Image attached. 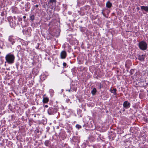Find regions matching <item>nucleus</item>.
Masks as SVG:
<instances>
[{
  "mask_svg": "<svg viewBox=\"0 0 148 148\" xmlns=\"http://www.w3.org/2000/svg\"><path fill=\"white\" fill-rule=\"evenodd\" d=\"M5 59L6 61L5 62V63L7 62L8 64H11L14 62L15 57L13 54L9 53L6 56Z\"/></svg>",
  "mask_w": 148,
  "mask_h": 148,
  "instance_id": "nucleus-1",
  "label": "nucleus"
},
{
  "mask_svg": "<svg viewBox=\"0 0 148 148\" xmlns=\"http://www.w3.org/2000/svg\"><path fill=\"white\" fill-rule=\"evenodd\" d=\"M57 111V108L53 106L49 107L47 110V113L49 115H53L56 113Z\"/></svg>",
  "mask_w": 148,
  "mask_h": 148,
  "instance_id": "nucleus-2",
  "label": "nucleus"
},
{
  "mask_svg": "<svg viewBox=\"0 0 148 148\" xmlns=\"http://www.w3.org/2000/svg\"><path fill=\"white\" fill-rule=\"evenodd\" d=\"M8 20L9 22L10 26L12 28L14 27L16 25L15 21L16 19L14 17V18L12 16H9L8 17Z\"/></svg>",
  "mask_w": 148,
  "mask_h": 148,
  "instance_id": "nucleus-3",
  "label": "nucleus"
},
{
  "mask_svg": "<svg viewBox=\"0 0 148 148\" xmlns=\"http://www.w3.org/2000/svg\"><path fill=\"white\" fill-rule=\"evenodd\" d=\"M138 46L141 50L143 51L146 50L147 48V44L143 40L141 41L139 43Z\"/></svg>",
  "mask_w": 148,
  "mask_h": 148,
  "instance_id": "nucleus-4",
  "label": "nucleus"
},
{
  "mask_svg": "<svg viewBox=\"0 0 148 148\" xmlns=\"http://www.w3.org/2000/svg\"><path fill=\"white\" fill-rule=\"evenodd\" d=\"M123 106L124 108L126 109H128L130 108L131 106V104L128 101H125L123 103Z\"/></svg>",
  "mask_w": 148,
  "mask_h": 148,
  "instance_id": "nucleus-5",
  "label": "nucleus"
},
{
  "mask_svg": "<svg viewBox=\"0 0 148 148\" xmlns=\"http://www.w3.org/2000/svg\"><path fill=\"white\" fill-rule=\"evenodd\" d=\"M8 41L9 42V44L13 45L14 44L15 42V39L13 38V37L10 36L9 37Z\"/></svg>",
  "mask_w": 148,
  "mask_h": 148,
  "instance_id": "nucleus-6",
  "label": "nucleus"
},
{
  "mask_svg": "<svg viewBox=\"0 0 148 148\" xmlns=\"http://www.w3.org/2000/svg\"><path fill=\"white\" fill-rule=\"evenodd\" d=\"M60 58L62 59H65L67 56V53L65 51H62L60 54Z\"/></svg>",
  "mask_w": 148,
  "mask_h": 148,
  "instance_id": "nucleus-7",
  "label": "nucleus"
},
{
  "mask_svg": "<svg viewBox=\"0 0 148 148\" xmlns=\"http://www.w3.org/2000/svg\"><path fill=\"white\" fill-rule=\"evenodd\" d=\"M140 8L142 11L144 13H146L144 12V11L146 12H148V6H140Z\"/></svg>",
  "mask_w": 148,
  "mask_h": 148,
  "instance_id": "nucleus-8",
  "label": "nucleus"
},
{
  "mask_svg": "<svg viewBox=\"0 0 148 148\" xmlns=\"http://www.w3.org/2000/svg\"><path fill=\"white\" fill-rule=\"evenodd\" d=\"M56 0H49L48 1V3L51 6H52L53 5H56Z\"/></svg>",
  "mask_w": 148,
  "mask_h": 148,
  "instance_id": "nucleus-9",
  "label": "nucleus"
},
{
  "mask_svg": "<svg viewBox=\"0 0 148 148\" xmlns=\"http://www.w3.org/2000/svg\"><path fill=\"white\" fill-rule=\"evenodd\" d=\"M30 8V5L29 3L27 2L25 4V10L26 11H28Z\"/></svg>",
  "mask_w": 148,
  "mask_h": 148,
  "instance_id": "nucleus-10",
  "label": "nucleus"
},
{
  "mask_svg": "<svg viewBox=\"0 0 148 148\" xmlns=\"http://www.w3.org/2000/svg\"><path fill=\"white\" fill-rule=\"evenodd\" d=\"M112 5V3L109 1H108L106 4V6L108 8H111Z\"/></svg>",
  "mask_w": 148,
  "mask_h": 148,
  "instance_id": "nucleus-11",
  "label": "nucleus"
},
{
  "mask_svg": "<svg viewBox=\"0 0 148 148\" xmlns=\"http://www.w3.org/2000/svg\"><path fill=\"white\" fill-rule=\"evenodd\" d=\"M49 101V99L47 97H43L42 101L43 103H47Z\"/></svg>",
  "mask_w": 148,
  "mask_h": 148,
  "instance_id": "nucleus-12",
  "label": "nucleus"
},
{
  "mask_svg": "<svg viewBox=\"0 0 148 148\" xmlns=\"http://www.w3.org/2000/svg\"><path fill=\"white\" fill-rule=\"evenodd\" d=\"M110 90L111 92L112 93H113L114 95H116V91L117 90L116 88H113V89H110Z\"/></svg>",
  "mask_w": 148,
  "mask_h": 148,
  "instance_id": "nucleus-13",
  "label": "nucleus"
},
{
  "mask_svg": "<svg viewBox=\"0 0 148 148\" xmlns=\"http://www.w3.org/2000/svg\"><path fill=\"white\" fill-rule=\"evenodd\" d=\"M144 56L142 55L141 56H139L138 59L140 61H143L144 60Z\"/></svg>",
  "mask_w": 148,
  "mask_h": 148,
  "instance_id": "nucleus-14",
  "label": "nucleus"
},
{
  "mask_svg": "<svg viewBox=\"0 0 148 148\" xmlns=\"http://www.w3.org/2000/svg\"><path fill=\"white\" fill-rule=\"evenodd\" d=\"M97 92V90L95 88H94L92 90L91 93L93 95H95Z\"/></svg>",
  "mask_w": 148,
  "mask_h": 148,
  "instance_id": "nucleus-15",
  "label": "nucleus"
},
{
  "mask_svg": "<svg viewBox=\"0 0 148 148\" xmlns=\"http://www.w3.org/2000/svg\"><path fill=\"white\" fill-rule=\"evenodd\" d=\"M50 141L49 140H46L45 142V145L47 146H48L50 144Z\"/></svg>",
  "mask_w": 148,
  "mask_h": 148,
  "instance_id": "nucleus-16",
  "label": "nucleus"
},
{
  "mask_svg": "<svg viewBox=\"0 0 148 148\" xmlns=\"http://www.w3.org/2000/svg\"><path fill=\"white\" fill-rule=\"evenodd\" d=\"M23 34H25L26 35H27L29 34L28 33V29H27V30L23 29Z\"/></svg>",
  "mask_w": 148,
  "mask_h": 148,
  "instance_id": "nucleus-17",
  "label": "nucleus"
},
{
  "mask_svg": "<svg viewBox=\"0 0 148 148\" xmlns=\"http://www.w3.org/2000/svg\"><path fill=\"white\" fill-rule=\"evenodd\" d=\"M34 15H31L30 16V19L33 21L34 19Z\"/></svg>",
  "mask_w": 148,
  "mask_h": 148,
  "instance_id": "nucleus-18",
  "label": "nucleus"
},
{
  "mask_svg": "<svg viewBox=\"0 0 148 148\" xmlns=\"http://www.w3.org/2000/svg\"><path fill=\"white\" fill-rule=\"evenodd\" d=\"M78 129L81 128L82 127L81 126L79 125V124H77L75 126Z\"/></svg>",
  "mask_w": 148,
  "mask_h": 148,
  "instance_id": "nucleus-19",
  "label": "nucleus"
},
{
  "mask_svg": "<svg viewBox=\"0 0 148 148\" xmlns=\"http://www.w3.org/2000/svg\"><path fill=\"white\" fill-rule=\"evenodd\" d=\"M103 87V85L101 84L100 83L99 85V89H101V88Z\"/></svg>",
  "mask_w": 148,
  "mask_h": 148,
  "instance_id": "nucleus-20",
  "label": "nucleus"
},
{
  "mask_svg": "<svg viewBox=\"0 0 148 148\" xmlns=\"http://www.w3.org/2000/svg\"><path fill=\"white\" fill-rule=\"evenodd\" d=\"M63 148H70L67 145H65L63 147Z\"/></svg>",
  "mask_w": 148,
  "mask_h": 148,
  "instance_id": "nucleus-21",
  "label": "nucleus"
},
{
  "mask_svg": "<svg viewBox=\"0 0 148 148\" xmlns=\"http://www.w3.org/2000/svg\"><path fill=\"white\" fill-rule=\"evenodd\" d=\"M67 65V64L65 62H64L63 64V65L64 66V67L66 66Z\"/></svg>",
  "mask_w": 148,
  "mask_h": 148,
  "instance_id": "nucleus-22",
  "label": "nucleus"
},
{
  "mask_svg": "<svg viewBox=\"0 0 148 148\" xmlns=\"http://www.w3.org/2000/svg\"><path fill=\"white\" fill-rule=\"evenodd\" d=\"M103 12V10H102V14H103V15L104 16H105V14H104Z\"/></svg>",
  "mask_w": 148,
  "mask_h": 148,
  "instance_id": "nucleus-23",
  "label": "nucleus"
},
{
  "mask_svg": "<svg viewBox=\"0 0 148 148\" xmlns=\"http://www.w3.org/2000/svg\"><path fill=\"white\" fill-rule=\"evenodd\" d=\"M48 107V106L47 105H45L44 106V107H45V108H47V107Z\"/></svg>",
  "mask_w": 148,
  "mask_h": 148,
  "instance_id": "nucleus-24",
  "label": "nucleus"
},
{
  "mask_svg": "<svg viewBox=\"0 0 148 148\" xmlns=\"http://www.w3.org/2000/svg\"><path fill=\"white\" fill-rule=\"evenodd\" d=\"M38 5L37 4L35 5V7L36 8H38Z\"/></svg>",
  "mask_w": 148,
  "mask_h": 148,
  "instance_id": "nucleus-25",
  "label": "nucleus"
},
{
  "mask_svg": "<svg viewBox=\"0 0 148 148\" xmlns=\"http://www.w3.org/2000/svg\"><path fill=\"white\" fill-rule=\"evenodd\" d=\"M136 9H137L138 10H140V8H139V7H137V8Z\"/></svg>",
  "mask_w": 148,
  "mask_h": 148,
  "instance_id": "nucleus-26",
  "label": "nucleus"
},
{
  "mask_svg": "<svg viewBox=\"0 0 148 148\" xmlns=\"http://www.w3.org/2000/svg\"><path fill=\"white\" fill-rule=\"evenodd\" d=\"M26 16H23V18H26Z\"/></svg>",
  "mask_w": 148,
  "mask_h": 148,
  "instance_id": "nucleus-27",
  "label": "nucleus"
},
{
  "mask_svg": "<svg viewBox=\"0 0 148 148\" xmlns=\"http://www.w3.org/2000/svg\"><path fill=\"white\" fill-rule=\"evenodd\" d=\"M71 88H70V89H69L68 90V91H69V92H70V91H71Z\"/></svg>",
  "mask_w": 148,
  "mask_h": 148,
  "instance_id": "nucleus-28",
  "label": "nucleus"
},
{
  "mask_svg": "<svg viewBox=\"0 0 148 148\" xmlns=\"http://www.w3.org/2000/svg\"><path fill=\"white\" fill-rule=\"evenodd\" d=\"M130 73H131V74H132L133 73H132V71H131V70L130 71Z\"/></svg>",
  "mask_w": 148,
  "mask_h": 148,
  "instance_id": "nucleus-29",
  "label": "nucleus"
},
{
  "mask_svg": "<svg viewBox=\"0 0 148 148\" xmlns=\"http://www.w3.org/2000/svg\"><path fill=\"white\" fill-rule=\"evenodd\" d=\"M125 111V109H124L123 110V112Z\"/></svg>",
  "mask_w": 148,
  "mask_h": 148,
  "instance_id": "nucleus-30",
  "label": "nucleus"
},
{
  "mask_svg": "<svg viewBox=\"0 0 148 148\" xmlns=\"http://www.w3.org/2000/svg\"><path fill=\"white\" fill-rule=\"evenodd\" d=\"M62 92L63 91V89H62Z\"/></svg>",
  "mask_w": 148,
  "mask_h": 148,
  "instance_id": "nucleus-31",
  "label": "nucleus"
},
{
  "mask_svg": "<svg viewBox=\"0 0 148 148\" xmlns=\"http://www.w3.org/2000/svg\"><path fill=\"white\" fill-rule=\"evenodd\" d=\"M1 15L2 16H3V14H2V13L1 14Z\"/></svg>",
  "mask_w": 148,
  "mask_h": 148,
  "instance_id": "nucleus-32",
  "label": "nucleus"
}]
</instances>
